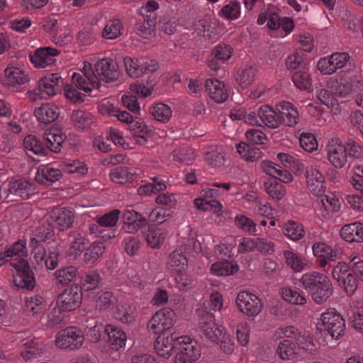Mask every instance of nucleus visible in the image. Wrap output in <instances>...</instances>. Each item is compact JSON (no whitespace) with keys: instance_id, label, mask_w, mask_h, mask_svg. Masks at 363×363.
Here are the masks:
<instances>
[{"instance_id":"1","label":"nucleus","mask_w":363,"mask_h":363,"mask_svg":"<svg viewBox=\"0 0 363 363\" xmlns=\"http://www.w3.org/2000/svg\"><path fill=\"white\" fill-rule=\"evenodd\" d=\"M300 282L316 303L325 302L333 295L332 282L324 274L318 272L306 273L301 277Z\"/></svg>"},{"instance_id":"2","label":"nucleus","mask_w":363,"mask_h":363,"mask_svg":"<svg viewBox=\"0 0 363 363\" xmlns=\"http://www.w3.org/2000/svg\"><path fill=\"white\" fill-rule=\"evenodd\" d=\"M16 274L13 277V286L17 290H33L36 285L34 274L27 260L20 258L10 262Z\"/></svg>"},{"instance_id":"3","label":"nucleus","mask_w":363,"mask_h":363,"mask_svg":"<svg viewBox=\"0 0 363 363\" xmlns=\"http://www.w3.org/2000/svg\"><path fill=\"white\" fill-rule=\"evenodd\" d=\"M124 65L127 73L131 77H140L144 74H150L159 68L157 62L154 59L141 57L135 60L126 57Z\"/></svg>"},{"instance_id":"4","label":"nucleus","mask_w":363,"mask_h":363,"mask_svg":"<svg viewBox=\"0 0 363 363\" xmlns=\"http://www.w3.org/2000/svg\"><path fill=\"white\" fill-rule=\"evenodd\" d=\"M199 325L202 335L211 342H217L222 335L223 328L216 323L215 316L212 313L203 309L197 310Z\"/></svg>"},{"instance_id":"5","label":"nucleus","mask_w":363,"mask_h":363,"mask_svg":"<svg viewBox=\"0 0 363 363\" xmlns=\"http://www.w3.org/2000/svg\"><path fill=\"white\" fill-rule=\"evenodd\" d=\"M177 320L175 312L164 308L157 311L147 323V328L150 332L155 334L162 333L170 329Z\"/></svg>"},{"instance_id":"6","label":"nucleus","mask_w":363,"mask_h":363,"mask_svg":"<svg viewBox=\"0 0 363 363\" xmlns=\"http://www.w3.org/2000/svg\"><path fill=\"white\" fill-rule=\"evenodd\" d=\"M84 341V334L79 328L68 327L57 334L55 345L60 349L74 350L81 347Z\"/></svg>"},{"instance_id":"7","label":"nucleus","mask_w":363,"mask_h":363,"mask_svg":"<svg viewBox=\"0 0 363 363\" xmlns=\"http://www.w3.org/2000/svg\"><path fill=\"white\" fill-rule=\"evenodd\" d=\"M236 305L240 311L249 318L257 315L263 308L262 301L255 294L247 291L238 293Z\"/></svg>"},{"instance_id":"8","label":"nucleus","mask_w":363,"mask_h":363,"mask_svg":"<svg viewBox=\"0 0 363 363\" xmlns=\"http://www.w3.org/2000/svg\"><path fill=\"white\" fill-rule=\"evenodd\" d=\"M323 330L332 338L338 339L344 334L345 324L342 316L335 310H330L321 314Z\"/></svg>"},{"instance_id":"9","label":"nucleus","mask_w":363,"mask_h":363,"mask_svg":"<svg viewBox=\"0 0 363 363\" xmlns=\"http://www.w3.org/2000/svg\"><path fill=\"white\" fill-rule=\"evenodd\" d=\"M327 158L335 168H343L347 162V157L342 140L337 136L330 138L326 146Z\"/></svg>"},{"instance_id":"10","label":"nucleus","mask_w":363,"mask_h":363,"mask_svg":"<svg viewBox=\"0 0 363 363\" xmlns=\"http://www.w3.org/2000/svg\"><path fill=\"white\" fill-rule=\"evenodd\" d=\"M82 301V289L74 285L66 288L57 296V305L64 311H72L80 306Z\"/></svg>"},{"instance_id":"11","label":"nucleus","mask_w":363,"mask_h":363,"mask_svg":"<svg viewBox=\"0 0 363 363\" xmlns=\"http://www.w3.org/2000/svg\"><path fill=\"white\" fill-rule=\"evenodd\" d=\"M74 218L72 211L66 208H56L46 216V220L55 228L64 231L72 226Z\"/></svg>"},{"instance_id":"12","label":"nucleus","mask_w":363,"mask_h":363,"mask_svg":"<svg viewBox=\"0 0 363 363\" xmlns=\"http://www.w3.org/2000/svg\"><path fill=\"white\" fill-rule=\"evenodd\" d=\"M350 60L347 52H334L330 56L321 58L318 62V68L323 74H332L344 67Z\"/></svg>"},{"instance_id":"13","label":"nucleus","mask_w":363,"mask_h":363,"mask_svg":"<svg viewBox=\"0 0 363 363\" xmlns=\"http://www.w3.org/2000/svg\"><path fill=\"white\" fill-rule=\"evenodd\" d=\"M34 261L40 267H45L48 269H54L57 266L59 253L55 249L47 251L43 245L29 246Z\"/></svg>"},{"instance_id":"14","label":"nucleus","mask_w":363,"mask_h":363,"mask_svg":"<svg viewBox=\"0 0 363 363\" xmlns=\"http://www.w3.org/2000/svg\"><path fill=\"white\" fill-rule=\"evenodd\" d=\"M33 184L25 179H16L10 182L8 194L6 196L7 202L28 199L34 192Z\"/></svg>"},{"instance_id":"15","label":"nucleus","mask_w":363,"mask_h":363,"mask_svg":"<svg viewBox=\"0 0 363 363\" xmlns=\"http://www.w3.org/2000/svg\"><path fill=\"white\" fill-rule=\"evenodd\" d=\"M362 85L356 74L343 72L337 80L335 93L340 97H345L356 89L361 88Z\"/></svg>"},{"instance_id":"16","label":"nucleus","mask_w":363,"mask_h":363,"mask_svg":"<svg viewBox=\"0 0 363 363\" xmlns=\"http://www.w3.org/2000/svg\"><path fill=\"white\" fill-rule=\"evenodd\" d=\"M98 80L111 82L116 81L119 77L117 63L109 58H104L95 64Z\"/></svg>"},{"instance_id":"17","label":"nucleus","mask_w":363,"mask_h":363,"mask_svg":"<svg viewBox=\"0 0 363 363\" xmlns=\"http://www.w3.org/2000/svg\"><path fill=\"white\" fill-rule=\"evenodd\" d=\"M306 177L309 191L315 196L325 191V178L317 166L311 164L306 168Z\"/></svg>"},{"instance_id":"18","label":"nucleus","mask_w":363,"mask_h":363,"mask_svg":"<svg viewBox=\"0 0 363 363\" xmlns=\"http://www.w3.org/2000/svg\"><path fill=\"white\" fill-rule=\"evenodd\" d=\"M178 337L173 333L169 335H166L164 333L160 334L155 341L154 348L155 352L165 359H169L172 354L173 350L177 347Z\"/></svg>"},{"instance_id":"19","label":"nucleus","mask_w":363,"mask_h":363,"mask_svg":"<svg viewBox=\"0 0 363 363\" xmlns=\"http://www.w3.org/2000/svg\"><path fill=\"white\" fill-rule=\"evenodd\" d=\"M177 347L179 352L177 355H182L183 358L195 362L201 355V347L199 343L188 336H181L177 339Z\"/></svg>"},{"instance_id":"20","label":"nucleus","mask_w":363,"mask_h":363,"mask_svg":"<svg viewBox=\"0 0 363 363\" xmlns=\"http://www.w3.org/2000/svg\"><path fill=\"white\" fill-rule=\"evenodd\" d=\"M60 54L55 48L44 47L37 49L30 55V62L35 67L44 68L55 62V57Z\"/></svg>"},{"instance_id":"21","label":"nucleus","mask_w":363,"mask_h":363,"mask_svg":"<svg viewBox=\"0 0 363 363\" xmlns=\"http://www.w3.org/2000/svg\"><path fill=\"white\" fill-rule=\"evenodd\" d=\"M281 124L294 126L298 123L299 115L296 108L290 102L281 101L276 106Z\"/></svg>"},{"instance_id":"22","label":"nucleus","mask_w":363,"mask_h":363,"mask_svg":"<svg viewBox=\"0 0 363 363\" xmlns=\"http://www.w3.org/2000/svg\"><path fill=\"white\" fill-rule=\"evenodd\" d=\"M105 331L108 336V344L110 347L106 352L110 355L112 352H117L125 345L127 337L121 328L113 325H107Z\"/></svg>"},{"instance_id":"23","label":"nucleus","mask_w":363,"mask_h":363,"mask_svg":"<svg viewBox=\"0 0 363 363\" xmlns=\"http://www.w3.org/2000/svg\"><path fill=\"white\" fill-rule=\"evenodd\" d=\"M205 86L209 97L216 103H223L229 96L225 84L216 79H206Z\"/></svg>"},{"instance_id":"24","label":"nucleus","mask_w":363,"mask_h":363,"mask_svg":"<svg viewBox=\"0 0 363 363\" xmlns=\"http://www.w3.org/2000/svg\"><path fill=\"white\" fill-rule=\"evenodd\" d=\"M62 79L59 74L52 73L41 78L38 82V90L45 96H52L60 89Z\"/></svg>"},{"instance_id":"25","label":"nucleus","mask_w":363,"mask_h":363,"mask_svg":"<svg viewBox=\"0 0 363 363\" xmlns=\"http://www.w3.org/2000/svg\"><path fill=\"white\" fill-rule=\"evenodd\" d=\"M34 115L37 120L43 124L55 122L60 116V110L57 105L46 103L35 109Z\"/></svg>"},{"instance_id":"26","label":"nucleus","mask_w":363,"mask_h":363,"mask_svg":"<svg viewBox=\"0 0 363 363\" xmlns=\"http://www.w3.org/2000/svg\"><path fill=\"white\" fill-rule=\"evenodd\" d=\"M257 115L262 123V127L266 125L269 128L276 129L281 125L278 112L269 105L261 106L257 110Z\"/></svg>"},{"instance_id":"27","label":"nucleus","mask_w":363,"mask_h":363,"mask_svg":"<svg viewBox=\"0 0 363 363\" xmlns=\"http://www.w3.org/2000/svg\"><path fill=\"white\" fill-rule=\"evenodd\" d=\"M28 75L17 67H7L4 70V76L1 78V82L6 86L23 84L28 82Z\"/></svg>"},{"instance_id":"28","label":"nucleus","mask_w":363,"mask_h":363,"mask_svg":"<svg viewBox=\"0 0 363 363\" xmlns=\"http://www.w3.org/2000/svg\"><path fill=\"white\" fill-rule=\"evenodd\" d=\"M340 234L342 238L348 242H362L363 223L355 222L345 225L341 228Z\"/></svg>"},{"instance_id":"29","label":"nucleus","mask_w":363,"mask_h":363,"mask_svg":"<svg viewBox=\"0 0 363 363\" xmlns=\"http://www.w3.org/2000/svg\"><path fill=\"white\" fill-rule=\"evenodd\" d=\"M143 233L148 246L151 248H160L167 234L166 230L153 225H149L147 230H143Z\"/></svg>"},{"instance_id":"30","label":"nucleus","mask_w":363,"mask_h":363,"mask_svg":"<svg viewBox=\"0 0 363 363\" xmlns=\"http://www.w3.org/2000/svg\"><path fill=\"white\" fill-rule=\"evenodd\" d=\"M55 228L48 223H42L33 232V236L30 239L29 246L43 245L42 242L50 239L54 235Z\"/></svg>"},{"instance_id":"31","label":"nucleus","mask_w":363,"mask_h":363,"mask_svg":"<svg viewBox=\"0 0 363 363\" xmlns=\"http://www.w3.org/2000/svg\"><path fill=\"white\" fill-rule=\"evenodd\" d=\"M65 135L57 130H48L44 133L43 140L47 147L52 152L58 153L61 151Z\"/></svg>"},{"instance_id":"32","label":"nucleus","mask_w":363,"mask_h":363,"mask_svg":"<svg viewBox=\"0 0 363 363\" xmlns=\"http://www.w3.org/2000/svg\"><path fill=\"white\" fill-rule=\"evenodd\" d=\"M239 265L235 261H221L213 263L210 268L211 273L216 276H229L237 273Z\"/></svg>"},{"instance_id":"33","label":"nucleus","mask_w":363,"mask_h":363,"mask_svg":"<svg viewBox=\"0 0 363 363\" xmlns=\"http://www.w3.org/2000/svg\"><path fill=\"white\" fill-rule=\"evenodd\" d=\"M61 177V169H59L50 167H45L38 170L37 174L35 176V180L40 184L49 186L53 182L59 180Z\"/></svg>"},{"instance_id":"34","label":"nucleus","mask_w":363,"mask_h":363,"mask_svg":"<svg viewBox=\"0 0 363 363\" xmlns=\"http://www.w3.org/2000/svg\"><path fill=\"white\" fill-rule=\"evenodd\" d=\"M187 267V259L179 250L173 251L169 256L167 267L172 272L176 274L185 271Z\"/></svg>"},{"instance_id":"35","label":"nucleus","mask_w":363,"mask_h":363,"mask_svg":"<svg viewBox=\"0 0 363 363\" xmlns=\"http://www.w3.org/2000/svg\"><path fill=\"white\" fill-rule=\"evenodd\" d=\"M71 118L73 125L80 130L89 128L94 123L92 115L80 109L73 111Z\"/></svg>"},{"instance_id":"36","label":"nucleus","mask_w":363,"mask_h":363,"mask_svg":"<svg viewBox=\"0 0 363 363\" xmlns=\"http://www.w3.org/2000/svg\"><path fill=\"white\" fill-rule=\"evenodd\" d=\"M62 172L67 174H75L77 176H83L87 174L88 167L84 162L78 160L62 162L60 164Z\"/></svg>"},{"instance_id":"37","label":"nucleus","mask_w":363,"mask_h":363,"mask_svg":"<svg viewBox=\"0 0 363 363\" xmlns=\"http://www.w3.org/2000/svg\"><path fill=\"white\" fill-rule=\"evenodd\" d=\"M283 255L286 265L295 272L303 270L307 266L306 260L297 253L285 250Z\"/></svg>"},{"instance_id":"38","label":"nucleus","mask_w":363,"mask_h":363,"mask_svg":"<svg viewBox=\"0 0 363 363\" xmlns=\"http://www.w3.org/2000/svg\"><path fill=\"white\" fill-rule=\"evenodd\" d=\"M115 318L123 323H131L135 320V308L128 303H120L116 307Z\"/></svg>"},{"instance_id":"39","label":"nucleus","mask_w":363,"mask_h":363,"mask_svg":"<svg viewBox=\"0 0 363 363\" xmlns=\"http://www.w3.org/2000/svg\"><path fill=\"white\" fill-rule=\"evenodd\" d=\"M150 179L152 182L140 186L138 189V194L141 196L149 195L166 189V184L160 177H154L150 178Z\"/></svg>"},{"instance_id":"40","label":"nucleus","mask_w":363,"mask_h":363,"mask_svg":"<svg viewBox=\"0 0 363 363\" xmlns=\"http://www.w3.org/2000/svg\"><path fill=\"white\" fill-rule=\"evenodd\" d=\"M264 187L268 195L277 201L281 200L286 194L284 185L276 179H267L264 182Z\"/></svg>"},{"instance_id":"41","label":"nucleus","mask_w":363,"mask_h":363,"mask_svg":"<svg viewBox=\"0 0 363 363\" xmlns=\"http://www.w3.org/2000/svg\"><path fill=\"white\" fill-rule=\"evenodd\" d=\"M236 149L240 156L247 162H255L262 157V152L255 147H251L245 143L236 145Z\"/></svg>"},{"instance_id":"42","label":"nucleus","mask_w":363,"mask_h":363,"mask_svg":"<svg viewBox=\"0 0 363 363\" xmlns=\"http://www.w3.org/2000/svg\"><path fill=\"white\" fill-rule=\"evenodd\" d=\"M283 233L286 236L294 241L301 240L305 235L303 225L292 220H289L285 223Z\"/></svg>"},{"instance_id":"43","label":"nucleus","mask_w":363,"mask_h":363,"mask_svg":"<svg viewBox=\"0 0 363 363\" xmlns=\"http://www.w3.org/2000/svg\"><path fill=\"white\" fill-rule=\"evenodd\" d=\"M313 255L318 258H328L329 261H335L337 255L332 247L325 242H317L313 245Z\"/></svg>"},{"instance_id":"44","label":"nucleus","mask_w":363,"mask_h":363,"mask_svg":"<svg viewBox=\"0 0 363 363\" xmlns=\"http://www.w3.org/2000/svg\"><path fill=\"white\" fill-rule=\"evenodd\" d=\"M341 18L344 22V26L353 33H357L359 29L362 30V21L358 18L350 10L345 9L342 11Z\"/></svg>"},{"instance_id":"45","label":"nucleus","mask_w":363,"mask_h":363,"mask_svg":"<svg viewBox=\"0 0 363 363\" xmlns=\"http://www.w3.org/2000/svg\"><path fill=\"white\" fill-rule=\"evenodd\" d=\"M123 24L120 20L108 21L102 30V37L107 40H114L121 35Z\"/></svg>"},{"instance_id":"46","label":"nucleus","mask_w":363,"mask_h":363,"mask_svg":"<svg viewBox=\"0 0 363 363\" xmlns=\"http://www.w3.org/2000/svg\"><path fill=\"white\" fill-rule=\"evenodd\" d=\"M105 246L103 242L94 241L86 249L84 255V261L86 263H94L104 252Z\"/></svg>"},{"instance_id":"47","label":"nucleus","mask_w":363,"mask_h":363,"mask_svg":"<svg viewBox=\"0 0 363 363\" xmlns=\"http://www.w3.org/2000/svg\"><path fill=\"white\" fill-rule=\"evenodd\" d=\"M77 269L74 266L62 267L55 272L58 284L66 285L70 283L77 274Z\"/></svg>"},{"instance_id":"48","label":"nucleus","mask_w":363,"mask_h":363,"mask_svg":"<svg viewBox=\"0 0 363 363\" xmlns=\"http://www.w3.org/2000/svg\"><path fill=\"white\" fill-rule=\"evenodd\" d=\"M110 178L116 184H124L133 180L134 174L125 167H118L111 171Z\"/></svg>"},{"instance_id":"49","label":"nucleus","mask_w":363,"mask_h":363,"mask_svg":"<svg viewBox=\"0 0 363 363\" xmlns=\"http://www.w3.org/2000/svg\"><path fill=\"white\" fill-rule=\"evenodd\" d=\"M316 97L320 102L330 108L335 113L340 112L337 101L334 96L327 89H321L316 92Z\"/></svg>"},{"instance_id":"50","label":"nucleus","mask_w":363,"mask_h":363,"mask_svg":"<svg viewBox=\"0 0 363 363\" xmlns=\"http://www.w3.org/2000/svg\"><path fill=\"white\" fill-rule=\"evenodd\" d=\"M135 32L144 39H151L155 36V25L152 21L143 20L135 24Z\"/></svg>"},{"instance_id":"51","label":"nucleus","mask_w":363,"mask_h":363,"mask_svg":"<svg viewBox=\"0 0 363 363\" xmlns=\"http://www.w3.org/2000/svg\"><path fill=\"white\" fill-rule=\"evenodd\" d=\"M174 161L181 164H189L196 158L194 150L191 147H182L179 150H174L172 152Z\"/></svg>"},{"instance_id":"52","label":"nucleus","mask_w":363,"mask_h":363,"mask_svg":"<svg viewBox=\"0 0 363 363\" xmlns=\"http://www.w3.org/2000/svg\"><path fill=\"white\" fill-rule=\"evenodd\" d=\"M25 148L35 155H47V150L44 147L42 142L34 135H28L23 141Z\"/></svg>"},{"instance_id":"53","label":"nucleus","mask_w":363,"mask_h":363,"mask_svg":"<svg viewBox=\"0 0 363 363\" xmlns=\"http://www.w3.org/2000/svg\"><path fill=\"white\" fill-rule=\"evenodd\" d=\"M285 64L287 69L295 72L296 71L306 69V60L303 55L295 52L287 57Z\"/></svg>"},{"instance_id":"54","label":"nucleus","mask_w":363,"mask_h":363,"mask_svg":"<svg viewBox=\"0 0 363 363\" xmlns=\"http://www.w3.org/2000/svg\"><path fill=\"white\" fill-rule=\"evenodd\" d=\"M256 69L252 66H246L240 69L237 73V82L242 87H246L251 84L255 77Z\"/></svg>"},{"instance_id":"55","label":"nucleus","mask_w":363,"mask_h":363,"mask_svg":"<svg viewBox=\"0 0 363 363\" xmlns=\"http://www.w3.org/2000/svg\"><path fill=\"white\" fill-rule=\"evenodd\" d=\"M45 306V300L40 296L35 295L26 298L25 309L33 315L40 313Z\"/></svg>"},{"instance_id":"56","label":"nucleus","mask_w":363,"mask_h":363,"mask_svg":"<svg viewBox=\"0 0 363 363\" xmlns=\"http://www.w3.org/2000/svg\"><path fill=\"white\" fill-rule=\"evenodd\" d=\"M151 114L155 120L164 123L171 118L172 110L164 104H157L152 107Z\"/></svg>"},{"instance_id":"57","label":"nucleus","mask_w":363,"mask_h":363,"mask_svg":"<svg viewBox=\"0 0 363 363\" xmlns=\"http://www.w3.org/2000/svg\"><path fill=\"white\" fill-rule=\"evenodd\" d=\"M292 80L300 89L307 90L311 86V76L305 69L294 72Z\"/></svg>"},{"instance_id":"58","label":"nucleus","mask_w":363,"mask_h":363,"mask_svg":"<svg viewBox=\"0 0 363 363\" xmlns=\"http://www.w3.org/2000/svg\"><path fill=\"white\" fill-rule=\"evenodd\" d=\"M277 352L284 360L293 359L296 357L294 345L291 340L281 341L278 346Z\"/></svg>"},{"instance_id":"59","label":"nucleus","mask_w":363,"mask_h":363,"mask_svg":"<svg viewBox=\"0 0 363 363\" xmlns=\"http://www.w3.org/2000/svg\"><path fill=\"white\" fill-rule=\"evenodd\" d=\"M23 345L24 349L21 354L25 360L38 357L43 353V349L40 345L32 340H27Z\"/></svg>"},{"instance_id":"60","label":"nucleus","mask_w":363,"mask_h":363,"mask_svg":"<svg viewBox=\"0 0 363 363\" xmlns=\"http://www.w3.org/2000/svg\"><path fill=\"white\" fill-rule=\"evenodd\" d=\"M220 15L229 20L237 19L240 15V3L230 1L222 8Z\"/></svg>"},{"instance_id":"61","label":"nucleus","mask_w":363,"mask_h":363,"mask_svg":"<svg viewBox=\"0 0 363 363\" xmlns=\"http://www.w3.org/2000/svg\"><path fill=\"white\" fill-rule=\"evenodd\" d=\"M281 296L285 301L293 304L303 305L306 303V298L303 295L290 288H282Z\"/></svg>"},{"instance_id":"62","label":"nucleus","mask_w":363,"mask_h":363,"mask_svg":"<svg viewBox=\"0 0 363 363\" xmlns=\"http://www.w3.org/2000/svg\"><path fill=\"white\" fill-rule=\"evenodd\" d=\"M101 277L96 271H91L86 273L82 278V284L86 291L96 289L99 286Z\"/></svg>"},{"instance_id":"63","label":"nucleus","mask_w":363,"mask_h":363,"mask_svg":"<svg viewBox=\"0 0 363 363\" xmlns=\"http://www.w3.org/2000/svg\"><path fill=\"white\" fill-rule=\"evenodd\" d=\"M221 338H218L217 342H215L220 347V349L226 354H231L235 349V343L233 337L226 333H223L220 336Z\"/></svg>"},{"instance_id":"64","label":"nucleus","mask_w":363,"mask_h":363,"mask_svg":"<svg viewBox=\"0 0 363 363\" xmlns=\"http://www.w3.org/2000/svg\"><path fill=\"white\" fill-rule=\"evenodd\" d=\"M299 143L301 147L308 152H311L318 148V142L312 133H303L299 137Z\"/></svg>"}]
</instances>
